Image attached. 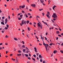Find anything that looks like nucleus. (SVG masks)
Wrapping results in <instances>:
<instances>
[{"label": "nucleus", "instance_id": "obj_57", "mask_svg": "<svg viewBox=\"0 0 63 63\" xmlns=\"http://www.w3.org/2000/svg\"><path fill=\"white\" fill-rule=\"evenodd\" d=\"M36 38H37V40H38V37H37V36H36Z\"/></svg>", "mask_w": 63, "mask_h": 63}, {"label": "nucleus", "instance_id": "obj_1", "mask_svg": "<svg viewBox=\"0 0 63 63\" xmlns=\"http://www.w3.org/2000/svg\"><path fill=\"white\" fill-rule=\"evenodd\" d=\"M53 16H52V17L54 18H57V15H56V13H54L53 14Z\"/></svg>", "mask_w": 63, "mask_h": 63}, {"label": "nucleus", "instance_id": "obj_46", "mask_svg": "<svg viewBox=\"0 0 63 63\" xmlns=\"http://www.w3.org/2000/svg\"><path fill=\"white\" fill-rule=\"evenodd\" d=\"M2 49V47H0V50H1Z\"/></svg>", "mask_w": 63, "mask_h": 63}, {"label": "nucleus", "instance_id": "obj_26", "mask_svg": "<svg viewBox=\"0 0 63 63\" xmlns=\"http://www.w3.org/2000/svg\"><path fill=\"white\" fill-rule=\"evenodd\" d=\"M21 55V54H17V55Z\"/></svg>", "mask_w": 63, "mask_h": 63}, {"label": "nucleus", "instance_id": "obj_27", "mask_svg": "<svg viewBox=\"0 0 63 63\" xmlns=\"http://www.w3.org/2000/svg\"><path fill=\"white\" fill-rule=\"evenodd\" d=\"M55 54L56 53V51H55V50H54L53 52Z\"/></svg>", "mask_w": 63, "mask_h": 63}, {"label": "nucleus", "instance_id": "obj_39", "mask_svg": "<svg viewBox=\"0 0 63 63\" xmlns=\"http://www.w3.org/2000/svg\"><path fill=\"white\" fill-rule=\"evenodd\" d=\"M28 58L29 60H30L31 59V58H30V57Z\"/></svg>", "mask_w": 63, "mask_h": 63}, {"label": "nucleus", "instance_id": "obj_60", "mask_svg": "<svg viewBox=\"0 0 63 63\" xmlns=\"http://www.w3.org/2000/svg\"><path fill=\"white\" fill-rule=\"evenodd\" d=\"M1 32H2V33H4V31H2Z\"/></svg>", "mask_w": 63, "mask_h": 63}, {"label": "nucleus", "instance_id": "obj_47", "mask_svg": "<svg viewBox=\"0 0 63 63\" xmlns=\"http://www.w3.org/2000/svg\"><path fill=\"white\" fill-rule=\"evenodd\" d=\"M1 21H3V22H4V20L3 19H1Z\"/></svg>", "mask_w": 63, "mask_h": 63}, {"label": "nucleus", "instance_id": "obj_21", "mask_svg": "<svg viewBox=\"0 0 63 63\" xmlns=\"http://www.w3.org/2000/svg\"><path fill=\"white\" fill-rule=\"evenodd\" d=\"M16 49L15 48H14V51H16Z\"/></svg>", "mask_w": 63, "mask_h": 63}, {"label": "nucleus", "instance_id": "obj_2", "mask_svg": "<svg viewBox=\"0 0 63 63\" xmlns=\"http://www.w3.org/2000/svg\"><path fill=\"white\" fill-rule=\"evenodd\" d=\"M37 25L38 27H40L41 29H42V26L39 23H37Z\"/></svg>", "mask_w": 63, "mask_h": 63}, {"label": "nucleus", "instance_id": "obj_52", "mask_svg": "<svg viewBox=\"0 0 63 63\" xmlns=\"http://www.w3.org/2000/svg\"><path fill=\"white\" fill-rule=\"evenodd\" d=\"M22 23H20V24L21 25V26H22Z\"/></svg>", "mask_w": 63, "mask_h": 63}, {"label": "nucleus", "instance_id": "obj_48", "mask_svg": "<svg viewBox=\"0 0 63 63\" xmlns=\"http://www.w3.org/2000/svg\"><path fill=\"white\" fill-rule=\"evenodd\" d=\"M5 28L6 29V30H7V29H8V28H7V27H5Z\"/></svg>", "mask_w": 63, "mask_h": 63}, {"label": "nucleus", "instance_id": "obj_5", "mask_svg": "<svg viewBox=\"0 0 63 63\" xmlns=\"http://www.w3.org/2000/svg\"><path fill=\"white\" fill-rule=\"evenodd\" d=\"M34 50L36 52H37V49L36 47H34Z\"/></svg>", "mask_w": 63, "mask_h": 63}, {"label": "nucleus", "instance_id": "obj_8", "mask_svg": "<svg viewBox=\"0 0 63 63\" xmlns=\"http://www.w3.org/2000/svg\"><path fill=\"white\" fill-rule=\"evenodd\" d=\"M24 15L26 17H28V16H27V14H24Z\"/></svg>", "mask_w": 63, "mask_h": 63}, {"label": "nucleus", "instance_id": "obj_7", "mask_svg": "<svg viewBox=\"0 0 63 63\" xmlns=\"http://www.w3.org/2000/svg\"><path fill=\"white\" fill-rule=\"evenodd\" d=\"M1 24H2V25H5V24L3 22H1Z\"/></svg>", "mask_w": 63, "mask_h": 63}, {"label": "nucleus", "instance_id": "obj_19", "mask_svg": "<svg viewBox=\"0 0 63 63\" xmlns=\"http://www.w3.org/2000/svg\"><path fill=\"white\" fill-rule=\"evenodd\" d=\"M22 13H23V14H24V13H25V12H24V11L23 10L22 11Z\"/></svg>", "mask_w": 63, "mask_h": 63}, {"label": "nucleus", "instance_id": "obj_30", "mask_svg": "<svg viewBox=\"0 0 63 63\" xmlns=\"http://www.w3.org/2000/svg\"><path fill=\"white\" fill-rule=\"evenodd\" d=\"M25 49H24L23 50V52H25Z\"/></svg>", "mask_w": 63, "mask_h": 63}, {"label": "nucleus", "instance_id": "obj_45", "mask_svg": "<svg viewBox=\"0 0 63 63\" xmlns=\"http://www.w3.org/2000/svg\"><path fill=\"white\" fill-rule=\"evenodd\" d=\"M58 36L59 37H61V35H60V34H59L58 35Z\"/></svg>", "mask_w": 63, "mask_h": 63}, {"label": "nucleus", "instance_id": "obj_22", "mask_svg": "<svg viewBox=\"0 0 63 63\" xmlns=\"http://www.w3.org/2000/svg\"><path fill=\"white\" fill-rule=\"evenodd\" d=\"M18 46L19 47H21V45L20 44H19L18 45Z\"/></svg>", "mask_w": 63, "mask_h": 63}, {"label": "nucleus", "instance_id": "obj_64", "mask_svg": "<svg viewBox=\"0 0 63 63\" xmlns=\"http://www.w3.org/2000/svg\"><path fill=\"white\" fill-rule=\"evenodd\" d=\"M61 46H63V43H62V44H61Z\"/></svg>", "mask_w": 63, "mask_h": 63}, {"label": "nucleus", "instance_id": "obj_11", "mask_svg": "<svg viewBox=\"0 0 63 63\" xmlns=\"http://www.w3.org/2000/svg\"><path fill=\"white\" fill-rule=\"evenodd\" d=\"M14 40H15L16 41H17V40H18V39H17L16 38H14Z\"/></svg>", "mask_w": 63, "mask_h": 63}, {"label": "nucleus", "instance_id": "obj_63", "mask_svg": "<svg viewBox=\"0 0 63 63\" xmlns=\"http://www.w3.org/2000/svg\"><path fill=\"white\" fill-rule=\"evenodd\" d=\"M5 45H8V43H5Z\"/></svg>", "mask_w": 63, "mask_h": 63}, {"label": "nucleus", "instance_id": "obj_50", "mask_svg": "<svg viewBox=\"0 0 63 63\" xmlns=\"http://www.w3.org/2000/svg\"><path fill=\"white\" fill-rule=\"evenodd\" d=\"M28 15H31V14H30V13H28Z\"/></svg>", "mask_w": 63, "mask_h": 63}, {"label": "nucleus", "instance_id": "obj_43", "mask_svg": "<svg viewBox=\"0 0 63 63\" xmlns=\"http://www.w3.org/2000/svg\"><path fill=\"white\" fill-rule=\"evenodd\" d=\"M26 48L27 50H29V49H28V48H27V47H26Z\"/></svg>", "mask_w": 63, "mask_h": 63}, {"label": "nucleus", "instance_id": "obj_23", "mask_svg": "<svg viewBox=\"0 0 63 63\" xmlns=\"http://www.w3.org/2000/svg\"><path fill=\"white\" fill-rule=\"evenodd\" d=\"M60 52H61V53H63V51L62 50H60Z\"/></svg>", "mask_w": 63, "mask_h": 63}, {"label": "nucleus", "instance_id": "obj_40", "mask_svg": "<svg viewBox=\"0 0 63 63\" xmlns=\"http://www.w3.org/2000/svg\"><path fill=\"white\" fill-rule=\"evenodd\" d=\"M4 18H5V17H4V16L2 17V18L3 19H4Z\"/></svg>", "mask_w": 63, "mask_h": 63}, {"label": "nucleus", "instance_id": "obj_38", "mask_svg": "<svg viewBox=\"0 0 63 63\" xmlns=\"http://www.w3.org/2000/svg\"><path fill=\"white\" fill-rule=\"evenodd\" d=\"M27 1L29 3V0H27Z\"/></svg>", "mask_w": 63, "mask_h": 63}, {"label": "nucleus", "instance_id": "obj_28", "mask_svg": "<svg viewBox=\"0 0 63 63\" xmlns=\"http://www.w3.org/2000/svg\"><path fill=\"white\" fill-rule=\"evenodd\" d=\"M28 27V30H29V31H30V28H29V27Z\"/></svg>", "mask_w": 63, "mask_h": 63}, {"label": "nucleus", "instance_id": "obj_49", "mask_svg": "<svg viewBox=\"0 0 63 63\" xmlns=\"http://www.w3.org/2000/svg\"><path fill=\"white\" fill-rule=\"evenodd\" d=\"M58 39V37H57V38L56 39V40H57Z\"/></svg>", "mask_w": 63, "mask_h": 63}, {"label": "nucleus", "instance_id": "obj_35", "mask_svg": "<svg viewBox=\"0 0 63 63\" xmlns=\"http://www.w3.org/2000/svg\"><path fill=\"white\" fill-rule=\"evenodd\" d=\"M32 60H33L35 62V59L32 58Z\"/></svg>", "mask_w": 63, "mask_h": 63}, {"label": "nucleus", "instance_id": "obj_41", "mask_svg": "<svg viewBox=\"0 0 63 63\" xmlns=\"http://www.w3.org/2000/svg\"><path fill=\"white\" fill-rule=\"evenodd\" d=\"M43 10V9H39V10L40 11H42V10Z\"/></svg>", "mask_w": 63, "mask_h": 63}, {"label": "nucleus", "instance_id": "obj_54", "mask_svg": "<svg viewBox=\"0 0 63 63\" xmlns=\"http://www.w3.org/2000/svg\"><path fill=\"white\" fill-rule=\"evenodd\" d=\"M52 20V22H54V21H53V20Z\"/></svg>", "mask_w": 63, "mask_h": 63}, {"label": "nucleus", "instance_id": "obj_61", "mask_svg": "<svg viewBox=\"0 0 63 63\" xmlns=\"http://www.w3.org/2000/svg\"><path fill=\"white\" fill-rule=\"evenodd\" d=\"M1 45H2V43H1L0 44V46H1Z\"/></svg>", "mask_w": 63, "mask_h": 63}, {"label": "nucleus", "instance_id": "obj_6", "mask_svg": "<svg viewBox=\"0 0 63 63\" xmlns=\"http://www.w3.org/2000/svg\"><path fill=\"white\" fill-rule=\"evenodd\" d=\"M40 1L42 3H44V0H40Z\"/></svg>", "mask_w": 63, "mask_h": 63}, {"label": "nucleus", "instance_id": "obj_44", "mask_svg": "<svg viewBox=\"0 0 63 63\" xmlns=\"http://www.w3.org/2000/svg\"><path fill=\"white\" fill-rule=\"evenodd\" d=\"M42 14L43 16H44V15H45V14H44V13H43Z\"/></svg>", "mask_w": 63, "mask_h": 63}, {"label": "nucleus", "instance_id": "obj_14", "mask_svg": "<svg viewBox=\"0 0 63 63\" xmlns=\"http://www.w3.org/2000/svg\"><path fill=\"white\" fill-rule=\"evenodd\" d=\"M24 7H25V5H24L22 6L21 8H24Z\"/></svg>", "mask_w": 63, "mask_h": 63}, {"label": "nucleus", "instance_id": "obj_51", "mask_svg": "<svg viewBox=\"0 0 63 63\" xmlns=\"http://www.w3.org/2000/svg\"><path fill=\"white\" fill-rule=\"evenodd\" d=\"M27 37H28V38H29V36H28V35H27Z\"/></svg>", "mask_w": 63, "mask_h": 63}, {"label": "nucleus", "instance_id": "obj_31", "mask_svg": "<svg viewBox=\"0 0 63 63\" xmlns=\"http://www.w3.org/2000/svg\"><path fill=\"white\" fill-rule=\"evenodd\" d=\"M41 38H42L41 39H42V40H43V37H42V35H41Z\"/></svg>", "mask_w": 63, "mask_h": 63}, {"label": "nucleus", "instance_id": "obj_53", "mask_svg": "<svg viewBox=\"0 0 63 63\" xmlns=\"http://www.w3.org/2000/svg\"><path fill=\"white\" fill-rule=\"evenodd\" d=\"M45 24H46V25H47V24L46 22L45 23Z\"/></svg>", "mask_w": 63, "mask_h": 63}, {"label": "nucleus", "instance_id": "obj_25", "mask_svg": "<svg viewBox=\"0 0 63 63\" xmlns=\"http://www.w3.org/2000/svg\"><path fill=\"white\" fill-rule=\"evenodd\" d=\"M40 61L41 62H42L43 61V60L42 59H40Z\"/></svg>", "mask_w": 63, "mask_h": 63}, {"label": "nucleus", "instance_id": "obj_59", "mask_svg": "<svg viewBox=\"0 0 63 63\" xmlns=\"http://www.w3.org/2000/svg\"><path fill=\"white\" fill-rule=\"evenodd\" d=\"M56 19L54 18L53 19V20H56Z\"/></svg>", "mask_w": 63, "mask_h": 63}, {"label": "nucleus", "instance_id": "obj_13", "mask_svg": "<svg viewBox=\"0 0 63 63\" xmlns=\"http://www.w3.org/2000/svg\"><path fill=\"white\" fill-rule=\"evenodd\" d=\"M59 33H60V32H59V31L56 32V33L57 34H59Z\"/></svg>", "mask_w": 63, "mask_h": 63}, {"label": "nucleus", "instance_id": "obj_10", "mask_svg": "<svg viewBox=\"0 0 63 63\" xmlns=\"http://www.w3.org/2000/svg\"><path fill=\"white\" fill-rule=\"evenodd\" d=\"M26 23H27V24H28L29 23V20H27L26 21Z\"/></svg>", "mask_w": 63, "mask_h": 63}, {"label": "nucleus", "instance_id": "obj_17", "mask_svg": "<svg viewBox=\"0 0 63 63\" xmlns=\"http://www.w3.org/2000/svg\"><path fill=\"white\" fill-rule=\"evenodd\" d=\"M5 21L8 22V19L7 18H6L5 19Z\"/></svg>", "mask_w": 63, "mask_h": 63}, {"label": "nucleus", "instance_id": "obj_55", "mask_svg": "<svg viewBox=\"0 0 63 63\" xmlns=\"http://www.w3.org/2000/svg\"><path fill=\"white\" fill-rule=\"evenodd\" d=\"M45 40H47V38L46 37H45Z\"/></svg>", "mask_w": 63, "mask_h": 63}, {"label": "nucleus", "instance_id": "obj_37", "mask_svg": "<svg viewBox=\"0 0 63 63\" xmlns=\"http://www.w3.org/2000/svg\"><path fill=\"white\" fill-rule=\"evenodd\" d=\"M24 24H26V21H24Z\"/></svg>", "mask_w": 63, "mask_h": 63}, {"label": "nucleus", "instance_id": "obj_58", "mask_svg": "<svg viewBox=\"0 0 63 63\" xmlns=\"http://www.w3.org/2000/svg\"><path fill=\"white\" fill-rule=\"evenodd\" d=\"M32 18V16H30L29 17L30 18Z\"/></svg>", "mask_w": 63, "mask_h": 63}, {"label": "nucleus", "instance_id": "obj_32", "mask_svg": "<svg viewBox=\"0 0 63 63\" xmlns=\"http://www.w3.org/2000/svg\"><path fill=\"white\" fill-rule=\"evenodd\" d=\"M22 47L24 48V47H25V46L24 45H23L22 46Z\"/></svg>", "mask_w": 63, "mask_h": 63}, {"label": "nucleus", "instance_id": "obj_24", "mask_svg": "<svg viewBox=\"0 0 63 63\" xmlns=\"http://www.w3.org/2000/svg\"><path fill=\"white\" fill-rule=\"evenodd\" d=\"M9 25L8 24H7L6 25V27H7V28H9Z\"/></svg>", "mask_w": 63, "mask_h": 63}, {"label": "nucleus", "instance_id": "obj_34", "mask_svg": "<svg viewBox=\"0 0 63 63\" xmlns=\"http://www.w3.org/2000/svg\"><path fill=\"white\" fill-rule=\"evenodd\" d=\"M47 47H45L47 51Z\"/></svg>", "mask_w": 63, "mask_h": 63}, {"label": "nucleus", "instance_id": "obj_16", "mask_svg": "<svg viewBox=\"0 0 63 63\" xmlns=\"http://www.w3.org/2000/svg\"><path fill=\"white\" fill-rule=\"evenodd\" d=\"M18 19L19 20H21V18L20 17H19L18 18Z\"/></svg>", "mask_w": 63, "mask_h": 63}, {"label": "nucleus", "instance_id": "obj_42", "mask_svg": "<svg viewBox=\"0 0 63 63\" xmlns=\"http://www.w3.org/2000/svg\"><path fill=\"white\" fill-rule=\"evenodd\" d=\"M39 57H40V58H41L42 57V56H41V55H39Z\"/></svg>", "mask_w": 63, "mask_h": 63}, {"label": "nucleus", "instance_id": "obj_9", "mask_svg": "<svg viewBox=\"0 0 63 63\" xmlns=\"http://www.w3.org/2000/svg\"><path fill=\"white\" fill-rule=\"evenodd\" d=\"M24 20H23L22 21L21 23L22 24H24Z\"/></svg>", "mask_w": 63, "mask_h": 63}, {"label": "nucleus", "instance_id": "obj_20", "mask_svg": "<svg viewBox=\"0 0 63 63\" xmlns=\"http://www.w3.org/2000/svg\"><path fill=\"white\" fill-rule=\"evenodd\" d=\"M23 15H20V17L21 18H22V16H23Z\"/></svg>", "mask_w": 63, "mask_h": 63}, {"label": "nucleus", "instance_id": "obj_56", "mask_svg": "<svg viewBox=\"0 0 63 63\" xmlns=\"http://www.w3.org/2000/svg\"><path fill=\"white\" fill-rule=\"evenodd\" d=\"M30 25H32V23H31V22L30 23Z\"/></svg>", "mask_w": 63, "mask_h": 63}, {"label": "nucleus", "instance_id": "obj_33", "mask_svg": "<svg viewBox=\"0 0 63 63\" xmlns=\"http://www.w3.org/2000/svg\"><path fill=\"white\" fill-rule=\"evenodd\" d=\"M18 52L19 53H20V52H21V51L20 50H19L18 51Z\"/></svg>", "mask_w": 63, "mask_h": 63}, {"label": "nucleus", "instance_id": "obj_18", "mask_svg": "<svg viewBox=\"0 0 63 63\" xmlns=\"http://www.w3.org/2000/svg\"><path fill=\"white\" fill-rule=\"evenodd\" d=\"M9 37V36L7 35H6L5 36V38H8Z\"/></svg>", "mask_w": 63, "mask_h": 63}, {"label": "nucleus", "instance_id": "obj_62", "mask_svg": "<svg viewBox=\"0 0 63 63\" xmlns=\"http://www.w3.org/2000/svg\"><path fill=\"white\" fill-rule=\"evenodd\" d=\"M36 55H39V53H36Z\"/></svg>", "mask_w": 63, "mask_h": 63}, {"label": "nucleus", "instance_id": "obj_36", "mask_svg": "<svg viewBox=\"0 0 63 63\" xmlns=\"http://www.w3.org/2000/svg\"><path fill=\"white\" fill-rule=\"evenodd\" d=\"M36 17V18H39L40 17H39L38 16H37Z\"/></svg>", "mask_w": 63, "mask_h": 63}, {"label": "nucleus", "instance_id": "obj_4", "mask_svg": "<svg viewBox=\"0 0 63 63\" xmlns=\"http://www.w3.org/2000/svg\"><path fill=\"white\" fill-rule=\"evenodd\" d=\"M45 47H47V46H48V45L47 44H45L44 45Z\"/></svg>", "mask_w": 63, "mask_h": 63}, {"label": "nucleus", "instance_id": "obj_3", "mask_svg": "<svg viewBox=\"0 0 63 63\" xmlns=\"http://www.w3.org/2000/svg\"><path fill=\"white\" fill-rule=\"evenodd\" d=\"M31 6L32 7H34L35 8L36 7V4H32L31 5Z\"/></svg>", "mask_w": 63, "mask_h": 63}, {"label": "nucleus", "instance_id": "obj_12", "mask_svg": "<svg viewBox=\"0 0 63 63\" xmlns=\"http://www.w3.org/2000/svg\"><path fill=\"white\" fill-rule=\"evenodd\" d=\"M47 15L48 16H49V15L50 14V13L49 12H47Z\"/></svg>", "mask_w": 63, "mask_h": 63}, {"label": "nucleus", "instance_id": "obj_29", "mask_svg": "<svg viewBox=\"0 0 63 63\" xmlns=\"http://www.w3.org/2000/svg\"><path fill=\"white\" fill-rule=\"evenodd\" d=\"M23 55H28V54H22Z\"/></svg>", "mask_w": 63, "mask_h": 63}, {"label": "nucleus", "instance_id": "obj_15", "mask_svg": "<svg viewBox=\"0 0 63 63\" xmlns=\"http://www.w3.org/2000/svg\"><path fill=\"white\" fill-rule=\"evenodd\" d=\"M46 16H47L48 17V18H50V16H49V15H46Z\"/></svg>", "mask_w": 63, "mask_h": 63}]
</instances>
